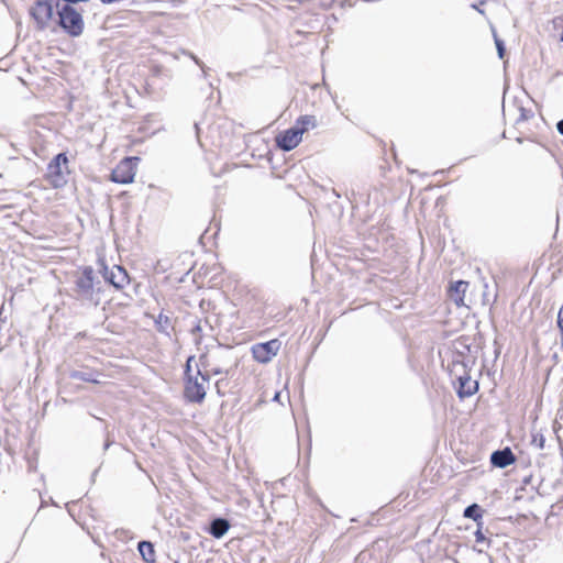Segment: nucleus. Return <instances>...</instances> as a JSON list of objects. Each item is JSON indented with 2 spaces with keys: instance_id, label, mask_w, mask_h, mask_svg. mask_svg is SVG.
<instances>
[{
  "instance_id": "f257e3e1",
  "label": "nucleus",
  "mask_w": 563,
  "mask_h": 563,
  "mask_svg": "<svg viewBox=\"0 0 563 563\" xmlns=\"http://www.w3.org/2000/svg\"><path fill=\"white\" fill-rule=\"evenodd\" d=\"M319 125L318 119L313 114H303L297 118L295 124L289 129L280 131L275 136L276 146L279 150L289 152L296 148L302 141V135L314 130Z\"/></svg>"
},
{
  "instance_id": "f03ea898",
  "label": "nucleus",
  "mask_w": 563,
  "mask_h": 563,
  "mask_svg": "<svg viewBox=\"0 0 563 563\" xmlns=\"http://www.w3.org/2000/svg\"><path fill=\"white\" fill-rule=\"evenodd\" d=\"M195 362V357H188L185 368V385L184 396L189 402L201 404L206 397L205 385L209 382L208 375H202L200 368L197 369L196 374L191 373V364Z\"/></svg>"
},
{
  "instance_id": "7ed1b4c3",
  "label": "nucleus",
  "mask_w": 563,
  "mask_h": 563,
  "mask_svg": "<svg viewBox=\"0 0 563 563\" xmlns=\"http://www.w3.org/2000/svg\"><path fill=\"white\" fill-rule=\"evenodd\" d=\"M68 163L69 161L65 153L57 154L48 163L44 179L52 188H63L67 184L68 176L70 175Z\"/></svg>"
},
{
  "instance_id": "20e7f679",
  "label": "nucleus",
  "mask_w": 563,
  "mask_h": 563,
  "mask_svg": "<svg viewBox=\"0 0 563 563\" xmlns=\"http://www.w3.org/2000/svg\"><path fill=\"white\" fill-rule=\"evenodd\" d=\"M58 24L70 36H78L84 31V20L81 13L70 4L55 3Z\"/></svg>"
},
{
  "instance_id": "39448f33",
  "label": "nucleus",
  "mask_w": 563,
  "mask_h": 563,
  "mask_svg": "<svg viewBox=\"0 0 563 563\" xmlns=\"http://www.w3.org/2000/svg\"><path fill=\"white\" fill-rule=\"evenodd\" d=\"M283 346L279 339L255 343L251 346L252 358L258 364H268L278 355Z\"/></svg>"
},
{
  "instance_id": "423d86ee",
  "label": "nucleus",
  "mask_w": 563,
  "mask_h": 563,
  "mask_svg": "<svg viewBox=\"0 0 563 563\" xmlns=\"http://www.w3.org/2000/svg\"><path fill=\"white\" fill-rule=\"evenodd\" d=\"M139 162L140 158L136 156H129L121 159L110 174L111 181L117 184L133 183Z\"/></svg>"
},
{
  "instance_id": "0eeeda50",
  "label": "nucleus",
  "mask_w": 563,
  "mask_h": 563,
  "mask_svg": "<svg viewBox=\"0 0 563 563\" xmlns=\"http://www.w3.org/2000/svg\"><path fill=\"white\" fill-rule=\"evenodd\" d=\"M55 3L57 0H37L30 9V14L36 23L37 29L44 30L52 22Z\"/></svg>"
},
{
  "instance_id": "6e6552de",
  "label": "nucleus",
  "mask_w": 563,
  "mask_h": 563,
  "mask_svg": "<svg viewBox=\"0 0 563 563\" xmlns=\"http://www.w3.org/2000/svg\"><path fill=\"white\" fill-rule=\"evenodd\" d=\"M75 294L78 297L88 298L91 297L93 291V271L90 267L82 269L79 276L75 280Z\"/></svg>"
},
{
  "instance_id": "1a4fd4ad",
  "label": "nucleus",
  "mask_w": 563,
  "mask_h": 563,
  "mask_svg": "<svg viewBox=\"0 0 563 563\" xmlns=\"http://www.w3.org/2000/svg\"><path fill=\"white\" fill-rule=\"evenodd\" d=\"M106 278L117 289H122L130 283L126 271L121 266H114L110 269V272L107 273Z\"/></svg>"
},
{
  "instance_id": "9d476101",
  "label": "nucleus",
  "mask_w": 563,
  "mask_h": 563,
  "mask_svg": "<svg viewBox=\"0 0 563 563\" xmlns=\"http://www.w3.org/2000/svg\"><path fill=\"white\" fill-rule=\"evenodd\" d=\"M468 283L465 280H457L451 284L449 288V296L457 307L464 306V297L467 290Z\"/></svg>"
},
{
  "instance_id": "9b49d317",
  "label": "nucleus",
  "mask_w": 563,
  "mask_h": 563,
  "mask_svg": "<svg viewBox=\"0 0 563 563\" xmlns=\"http://www.w3.org/2000/svg\"><path fill=\"white\" fill-rule=\"evenodd\" d=\"M490 461L495 466L500 468L507 467L516 462V457L509 448H506L501 451H495Z\"/></svg>"
},
{
  "instance_id": "f8f14e48",
  "label": "nucleus",
  "mask_w": 563,
  "mask_h": 563,
  "mask_svg": "<svg viewBox=\"0 0 563 563\" xmlns=\"http://www.w3.org/2000/svg\"><path fill=\"white\" fill-rule=\"evenodd\" d=\"M478 389V384L473 380L470 376L460 377V386L457 394L460 398L470 397L474 395Z\"/></svg>"
},
{
  "instance_id": "ddd939ff",
  "label": "nucleus",
  "mask_w": 563,
  "mask_h": 563,
  "mask_svg": "<svg viewBox=\"0 0 563 563\" xmlns=\"http://www.w3.org/2000/svg\"><path fill=\"white\" fill-rule=\"evenodd\" d=\"M229 528H230V523L228 520L218 518L211 522L210 533L214 538L220 539L228 532Z\"/></svg>"
},
{
  "instance_id": "4468645a",
  "label": "nucleus",
  "mask_w": 563,
  "mask_h": 563,
  "mask_svg": "<svg viewBox=\"0 0 563 563\" xmlns=\"http://www.w3.org/2000/svg\"><path fill=\"white\" fill-rule=\"evenodd\" d=\"M197 369L200 368L202 371V375H208L210 377L211 375H218L221 373V369L217 367H211L209 364V355L207 353H203L199 357V364H196Z\"/></svg>"
},
{
  "instance_id": "2eb2a0df",
  "label": "nucleus",
  "mask_w": 563,
  "mask_h": 563,
  "mask_svg": "<svg viewBox=\"0 0 563 563\" xmlns=\"http://www.w3.org/2000/svg\"><path fill=\"white\" fill-rule=\"evenodd\" d=\"M139 551L144 561L148 563H153L155 561V551L154 547L148 541H141L139 543Z\"/></svg>"
},
{
  "instance_id": "dca6fc26",
  "label": "nucleus",
  "mask_w": 563,
  "mask_h": 563,
  "mask_svg": "<svg viewBox=\"0 0 563 563\" xmlns=\"http://www.w3.org/2000/svg\"><path fill=\"white\" fill-rule=\"evenodd\" d=\"M464 517L472 518L478 523L482 522V510L477 504H473L464 510Z\"/></svg>"
},
{
  "instance_id": "f3484780",
  "label": "nucleus",
  "mask_w": 563,
  "mask_h": 563,
  "mask_svg": "<svg viewBox=\"0 0 563 563\" xmlns=\"http://www.w3.org/2000/svg\"><path fill=\"white\" fill-rule=\"evenodd\" d=\"M558 327L561 331V350L563 351V306L560 308L558 313Z\"/></svg>"
},
{
  "instance_id": "a211bd4d",
  "label": "nucleus",
  "mask_w": 563,
  "mask_h": 563,
  "mask_svg": "<svg viewBox=\"0 0 563 563\" xmlns=\"http://www.w3.org/2000/svg\"><path fill=\"white\" fill-rule=\"evenodd\" d=\"M553 23L560 30V40L563 42V16L555 18Z\"/></svg>"
},
{
  "instance_id": "6ab92c4d",
  "label": "nucleus",
  "mask_w": 563,
  "mask_h": 563,
  "mask_svg": "<svg viewBox=\"0 0 563 563\" xmlns=\"http://www.w3.org/2000/svg\"><path fill=\"white\" fill-rule=\"evenodd\" d=\"M478 526L479 528L475 531V539L476 542H484L486 538L481 529L482 522H479Z\"/></svg>"
},
{
  "instance_id": "aec40b11",
  "label": "nucleus",
  "mask_w": 563,
  "mask_h": 563,
  "mask_svg": "<svg viewBox=\"0 0 563 563\" xmlns=\"http://www.w3.org/2000/svg\"><path fill=\"white\" fill-rule=\"evenodd\" d=\"M81 379L86 380V382H89V383H93V384H99L100 382L98 379H92V378H89V377H81Z\"/></svg>"
},
{
  "instance_id": "412c9836",
  "label": "nucleus",
  "mask_w": 563,
  "mask_h": 563,
  "mask_svg": "<svg viewBox=\"0 0 563 563\" xmlns=\"http://www.w3.org/2000/svg\"><path fill=\"white\" fill-rule=\"evenodd\" d=\"M558 131L563 135V119L558 123Z\"/></svg>"
},
{
  "instance_id": "4be33fe9",
  "label": "nucleus",
  "mask_w": 563,
  "mask_h": 563,
  "mask_svg": "<svg viewBox=\"0 0 563 563\" xmlns=\"http://www.w3.org/2000/svg\"><path fill=\"white\" fill-rule=\"evenodd\" d=\"M115 0H101V2L103 3H111V2H114Z\"/></svg>"
}]
</instances>
